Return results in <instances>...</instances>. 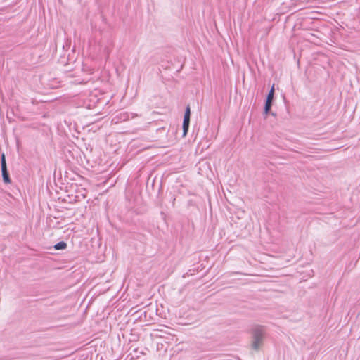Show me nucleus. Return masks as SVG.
I'll list each match as a JSON object with an SVG mask.
<instances>
[{"mask_svg": "<svg viewBox=\"0 0 360 360\" xmlns=\"http://www.w3.org/2000/svg\"><path fill=\"white\" fill-rule=\"evenodd\" d=\"M264 330L262 327H257L253 330L252 347L258 349L262 345Z\"/></svg>", "mask_w": 360, "mask_h": 360, "instance_id": "obj_1", "label": "nucleus"}, {"mask_svg": "<svg viewBox=\"0 0 360 360\" xmlns=\"http://www.w3.org/2000/svg\"><path fill=\"white\" fill-rule=\"evenodd\" d=\"M1 166L2 176H3L4 182L9 183L10 179H9L8 174L7 172L6 163V159H5L4 154H2V155H1Z\"/></svg>", "mask_w": 360, "mask_h": 360, "instance_id": "obj_2", "label": "nucleus"}, {"mask_svg": "<svg viewBox=\"0 0 360 360\" xmlns=\"http://www.w3.org/2000/svg\"><path fill=\"white\" fill-rule=\"evenodd\" d=\"M189 123H190V117L184 116V121H183V136H186V135L188 133Z\"/></svg>", "mask_w": 360, "mask_h": 360, "instance_id": "obj_3", "label": "nucleus"}, {"mask_svg": "<svg viewBox=\"0 0 360 360\" xmlns=\"http://www.w3.org/2000/svg\"><path fill=\"white\" fill-rule=\"evenodd\" d=\"M66 247L67 244L63 241H60L54 245L56 250H64Z\"/></svg>", "mask_w": 360, "mask_h": 360, "instance_id": "obj_4", "label": "nucleus"}, {"mask_svg": "<svg viewBox=\"0 0 360 360\" xmlns=\"http://www.w3.org/2000/svg\"><path fill=\"white\" fill-rule=\"evenodd\" d=\"M274 86L271 87V89H270L268 95H267V98H266V100L267 101H273V98H274Z\"/></svg>", "mask_w": 360, "mask_h": 360, "instance_id": "obj_5", "label": "nucleus"}, {"mask_svg": "<svg viewBox=\"0 0 360 360\" xmlns=\"http://www.w3.org/2000/svg\"><path fill=\"white\" fill-rule=\"evenodd\" d=\"M272 101H266L265 106H264V112L267 114L271 108Z\"/></svg>", "mask_w": 360, "mask_h": 360, "instance_id": "obj_6", "label": "nucleus"}, {"mask_svg": "<svg viewBox=\"0 0 360 360\" xmlns=\"http://www.w3.org/2000/svg\"><path fill=\"white\" fill-rule=\"evenodd\" d=\"M190 115H191L190 107L187 106L186 109V111H185L184 116L190 117Z\"/></svg>", "mask_w": 360, "mask_h": 360, "instance_id": "obj_7", "label": "nucleus"}]
</instances>
